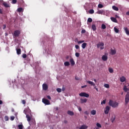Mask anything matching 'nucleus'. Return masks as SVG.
Listing matches in <instances>:
<instances>
[{
	"label": "nucleus",
	"mask_w": 129,
	"mask_h": 129,
	"mask_svg": "<svg viewBox=\"0 0 129 129\" xmlns=\"http://www.w3.org/2000/svg\"><path fill=\"white\" fill-rule=\"evenodd\" d=\"M101 28L103 30H105V29H106V26L105 25V24H102L101 25Z\"/></svg>",
	"instance_id": "30"
},
{
	"label": "nucleus",
	"mask_w": 129,
	"mask_h": 129,
	"mask_svg": "<svg viewBox=\"0 0 129 129\" xmlns=\"http://www.w3.org/2000/svg\"><path fill=\"white\" fill-rule=\"evenodd\" d=\"M126 16H129V11H128L126 13Z\"/></svg>",
	"instance_id": "60"
},
{
	"label": "nucleus",
	"mask_w": 129,
	"mask_h": 129,
	"mask_svg": "<svg viewBox=\"0 0 129 129\" xmlns=\"http://www.w3.org/2000/svg\"><path fill=\"white\" fill-rule=\"evenodd\" d=\"M14 119H15V116H12L11 117V120H14Z\"/></svg>",
	"instance_id": "51"
},
{
	"label": "nucleus",
	"mask_w": 129,
	"mask_h": 129,
	"mask_svg": "<svg viewBox=\"0 0 129 129\" xmlns=\"http://www.w3.org/2000/svg\"><path fill=\"white\" fill-rule=\"evenodd\" d=\"M5 119L6 121H8V120H9V117L8 116H5Z\"/></svg>",
	"instance_id": "44"
},
{
	"label": "nucleus",
	"mask_w": 129,
	"mask_h": 129,
	"mask_svg": "<svg viewBox=\"0 0 129 129\" xmlns=\"http://www.w3.org/2000/svg\"><path fill=\"white\" fill-rule=\"evenodd\" d=\"M82 88H85V87H87V85H84V86H82Z\"/></svg>",
	"instance_id": "56"
},
{
	"label": "nucleus",
	"mask_w": 129,
	"mask_h": 129,
	"mask_svg": "<svg viewBox=\"0 0 129 129\" xmlns=\"http://www.w3.org/2000/svg\"><path fill=\"white\" fill-rule=\"evenodd\" d=\"M126 80V79L124 76H122L120 78V81L121 82H124Z\"/></svg>",
	"instance_id": "13"
},
{
	"label": "nucleus",
	"mask_w": 129,
	"mask_h": 129,
	"mask_svg": "<svg viewBox=\"0 0 129 129\" xmlns=\"http://www.w3.org/2000/svg\"><path fill=\"white\" fill-rule=\"evenodd\" d=\"M109 72L110 73H113V69L111 68H109Z\"/></svg>",
	"instance_id": "35"
},
{
	"label": "nucleus",
	"mask_w": 129,
	"mask_h": 129,
	"mask_svg": "<svg viewBox=\"0 0 129 129\" xmlns=\"http://www.w3.org/2000/svg\"><path fill=\"white\" fill-rule=\"evenodd\" d=\"M94 81L95 82H96V79H94Z\"/></svg>",
	"instance_id": "64"
},
{
	"label": "nucleus",
	"mask_w": 129,
	"mask_h": 129,
	"mask_svg": "<svg viewBox=\"0 0 129 129\" xmlns=\"http://www.w3.org/2000/svg\"><path fill=\"white\" fill-rule=\"evenodd\" d=\"M87 128H88V126L85 124L82 125L79 128V129H87Z\"/></svg>",
	"instance_id": "11"
},
{
	"label": "nucleus",
	"mask_w": 129,
	"mask_h": 129,
	"mask_svg": "<svg viewBox=\"0 0 129 129\" xmlns=\"http://www.w3.org/2000/svg\"><path fill=\"white\" fill-rule=\"evenodd\" d=\"M94 89H96V91H98V89L97 88L96 86H94Z\"/></svg>",
	"instance_id": "57"
},
{
	"label": "nucleus",
	"mask_w": 129,
	"mask_h": 129,
	"mask_svg": "<svg viewBox=\"0 0 129 129\" xmlns=\"http://www.w3.org/2000/svg\"><path fill=\"white\" fill-rule=\"evenodd\" d=\"M104 87L106 88H108L109 87V85L108 84H104Z\"/></svg>",
	"instance_id": "38"
},
{
	"label": "nucleus",
	"mask_w": 129,
	"mask_h": 129,
	"mask_svg": "<svg viewBox=\"0 0 129 129\" xmlns=\"http://www.w3.org/2000/svg\"><path fill=\"white\" fill-rule=\"evenodd\" d=\"M110 55H115L116 54V50L115 49H112V48L110 49Z\"/></svg>",
	"instance_id": "8"
},
{
	"label": "nucleus",
	"mask_w": 129,
	"mask_h": 129,
	"mask_svg": "<svg viewBox=\"0 0 129 129\" xmlns=\"http://www.w3.org/2000/svg\"><path fill=\"white\" fill-rule=\"evenodd\" d=\"M78 109H79V110L80 111H81V110H82V109L81 107H79L78 108Z\"/></svg>",
	"instance_id": "59"
},
{
	"label": "nucleus",
	"mask_w": 129,
	"mask_h": 129,
	"mask_svg": "<svg viewBox=\"0 0 129 129\" xmlns=\"http://www.w3.org/2000/svg\"><path fill=\"white\" fill-rule=\"evenodd\" d=\"M6 28H7V25L6 24H4L3 25V30H5Z\"/></svg>",
	"instance_id": "53"
},
{
	"label": "nucleus",
	"mask_w": 129,
	"mask_h": 129,
	"mask_svg": "<svg viewBox=\"0 0 129 129\" xmlns=\"http://www.w3.org/2000/svg\"><path fill=\"white\" fill-rule=\"evenodd\" d=\"M21 35V31L20 30H15L14 31V36L15 37H19Z\"/></svg>",
	"instance_id": "6"
},
{
	"label": "nucleus",
	"mask_w": 129,
	"mask_h": 129,
	"mask_svg": "<svg viewBox=\"0 0 129 129\" xmlns=\"http://www.w3.org/2000/svg\"><path fill=\"white\" fill-rule=\"evenodd\" d=\"M64 90H65V88L63 87V88H62V91H64Z\"/></svg>",
	"instance_id": "62"
},
{
	"label": "nucleus",
	"mask_w": 129,
	"mask_h": 129,
	"mask_svg": "<svg viewBox=\"0 0 129 129\" xmlns=\"http://www.w3.org/2000/svg\"><path fill=\"white\" fill-rule=\"evenodd\" d=\"M91 114H92V115H95L96 114V110H92L91 111Z\"/></svg>",
	"instance_id": "21"
},
{
	"label": "nucleus",
	"mask_w": 129,
	"mask_h": 129,
	"mask_svg": "<svg viewBox=\"0 0 129 129\" xmlns=\"http://www.w3.org/2000/svg\"><path fill=\"white\" fill-rule=\"evenodd\" d=\"M114 30L116 33H118V32H119V30L116 27H114Z\"/></svg>",
	"instance_id": "32"
},
{
	"label": "nucleus",
	"mask_w": 129,
	"mask_h": 129,
	"mask_svg": "<svg viewBox=\"0 0 129 129\" xmlns=\"http://www.w3.org/2000/svg\"><path fill=\"white\" fill-rule=\"evenodd\" d=\"M128 101H129V92H127L125 97V102L126 104H127L128 103Z\"/></svg>",
	"instance_id": "7"
},
{
	"label": "nucleus",
	"mask_w": 129,
	"mask_h": 129,
	"mask_svg": "<svg viewBox=\"0 0 129 129\" xmlns=\"http://www.w3.org/2000/svg\"><path fill=\"white\" fill-rule=\"evenodd\" d=\"M64 66H69V65H70V63L69 61H66L64 62Z\"/></svg>",
	"instance_id": "29"
},
{
	"label": "nucleus",
	"mask_w": 129,
	"mask_h": 129,
	"mask_svg": "<svg viewBox=\"0 0 129 129\" xmlns=\"http://www.w3.org/2000/svg\"><path fill=\"white\" fill-rule=\"evenodd\" d=\"M26 118H27L28 121H31V117L29 115H26Z\"/></svg>",
	"instance_id": "28"
},
{
	"label": "nucleus",
	"mask_w": 129,
	"mask_h": 129,
	"mask_svg": "<svg viewBox=\"0 0 129 129\" xmlns=\"http://www.w3.org/2000/svg\"><path fill=\"white\" fill-rule=\"evenodd\" d=\"M63 122H64V123H67V122H68L67 121V120H64L63 121Z\"/></svg>",
	"instance_id": "61"
},
{
	"label": "nucleus",
	"mask_w": 129,
	"mask_h": 129,
	"mask_svg": "<svg viewBox=\"0 0 129 129\" xmlns=\"http://www.w3.org/2000/svg\"><path fill=\"white\" fill-rule=\"evenodd\" d=\"M108 57L107 55H104L102 56V60L103 61H107Z\"/></svg>",
	"instance_id": "12"
},
{
	"label": "nucleus",
	"mask_w": 129,
	"mask_h": 129,
	"mask_svg": "<svg viewBox=\"0 0 129 129\" xmlns=\"http://www.w3.org/2000/svg\"><path fill=\"white\" fill-rule=\"evenodd\" d=\"M16 51H17V54L18 55H21V53H22V51L21 50V48L16 49Z\"/></svg>",
	"instance_id": "16"
},
{
	"label": "nucleus",
	"mask_w": 129,
	"mask_h": 129,
	"mask_svg": "<svg viewBox=\"0 0 129 129\" xmlns=\"http://www.w3.org/2000/svg\"><path fill=\"white\" fill-rule=\"evenodd\" d=\"M111 120L112 122H114V120H115V115L112 116V118H111Z\"/></svg>",
	"instance_id": "25"
},
{
	"label": "nucleus",
	"mask_w": 129,
	"mask_h": 129,
	"mask_svg": "<svg viewBox=\"0 0 129 129\" xmlns=\"http://www.w3.org/2000/svg\"><path fill=\"white\" fill-rule=\"evenodd\" d=\"M111 20L114 23H117V20H116V18L114 17H111Z\"/></svg>",
	"instance_id": "19"
},
{
	"label": "nucleus",
	"mask_w": 129,
	"mask_h": 129,
	"mask_svg": "<svg viewBox=\"0 0 129 129\" xmlns=\"http://www.w3.org/2000/svg\"><path fill=\"white\" fill-rule=\"evenodd\" d=\"M12 4H13V5L17 4V0H12Z\"/></svg>",
	"instance_id": "41"
},
{
	"label": "nucleus",
	"mask_w": 129,
	"mask_h": 129,
	"mask_svg": "<svg viewBox=\"0 0 129 129\" xmlns=\"http://www.w3.org/2000/svg\"><path fill=\"white\" fill-rule=\"evenodd\" d=\"M75 48H76V49H79V45H75Z\"/></svg>",
	"instance_id": "50"
},
{
	"label": "nucleus",
	"mask_w": 129,
	"mask_h": 129,
	"mask_svg": "<svg viewBox=\"0 0 129 129\" xmlns=\"http://www.w3.org/2000/svg\"><path fill=\"white\" fill-rule=\"evenodd\" d=\"M85 114H86V115H88V114H89V112H88V111H86L84 112Z\"/></svg>",
	"instance_id": "48"
},
{
	"label": "nucleus",
	"mask_w": 129,
	"mask_h": 129,
	"mask_svg": "<svg viewBox=\"0 0 129 129\" xmlns=\"http://www.w3.org/2000/svg\"><path fill=\"white\" fill-rule=\"evenodd\" d=\"M80 96H82V97H88L89 96V94L85 93V92H82L79 94Z\"/></svg>",
	"instance_id": "4"
},
{
	"label": "nucleus",
	"mask_w": 129,
	"mask_h": 129,
	"mask_svg": "<svg viewBox=\"0 0 129 129\" xmlns=\"http://www.w3.org/2000/svg\"><path fill=\"white\" fill-rule=\"evenodd\" d=\"M68 114H69V115H74V112L72 111L69 110L68 111Z\"/></svg>",
	"instance_id": "20"
},
{
	"label": "nucleus",
	"mask_w": 129,
	"mask_h": 129,
	"mask_svg": "<svg viewBox=\"0 0 129 129\" xmlns=\"http://www.w3.org/2000/svg\"><path fill=\"white\" fill-rule=\"evenodd\" d=\"M75 79H76V80H80V78H79V77H78L77 76H76L75 77Z\"/></svg>",
	"instance_id": "52"
},
{
	"label": "nucleus",
	"mask_w": 129,
	"mask_h": 129,
	"mask_svg": "<svg viewBox=\"0 0 129 129\" xmlns=\"http://www.w3.org/2000/svg\"><path fill=\"white\" fill-rule=\"evenodd\" d=\"M109 105L110 106H112V107H113L114 108H115V107H117V106H118V103L110 100L109 101Z\"/></svg>",
	"instance_id": "1"
},
{
	"label": "nucleus",
	"mask_w": 129,
	"mask_h": 129,
	"mask_svg": "<svg viewBox=\"0 0 129 129\" xmlns=\"http://www.w3.org/2000/svg\"><path fill=\"white\" fill-rule=\"evenodd\" d=\"M18 128L19 129H23L24 128V126L23 125V124H19L18 125Z\"/></svg>",
	"instance_id": "31"
},
{
	"label": "nucleus",
	"mask_w": 129,
	"mask_h": 129,
	"mask_svg": "<svg viewBox=\"0 0 129 129\" xmlns=\"http://www.w3.org/2000/svg\"><path fill=\"white\" fill-rule=\"evenodd\" d=\"M22 103H23V104H26V100H22Z\"/></svg>",
	"instance_id": "54"
},
{
	"label": "nucleus",
	"mask_w": 129,
	"mask_h": 129,
	"mask_svg": "<svg viewBox=\"0 0 129 129\" xmlns=\"http://www.w3.org/2000/svg\"><path fill=\"white\" fill-rule=\"evenodd\" d=\"M86 46H87V43H83L82 44V47L83 49H85V48H86Z\"/></svg>",
	"instance_id": "23"
},
{
	"label": "nucleus",
	"mask_w": 129,
	"mask_h": 129,
	"mask_svg": "<svg viewBox=\"0 0 129 129\" xmlns=\"http://www.w3.org/2000/svg\"><path fill=\"white\" fill-rule=\"evenodd\" d=\"M96 125L98 127H101V124H100L99 123H97Z\"/></svg>",
	"instance_id": "42"
},
{
	"label": "nucleus",
	"mask_w": 129,
	"mask_h": 129,
	"mask_svg": "<svg viewBox=\"0 0 129 129\" xmlns=\"http://www.w3.org/2000/svg\"><path fill=\"white\" fill-rule=\"evenodd\" d=\"M112 9L114 11H116L117 12L118 11V8L116 6H112Z\"/></svg>",
	"instance_id": "27"
},
{
	"label": "nucleus",
	"mask_w": 129,
	"mask_h": 129,
	"mask_svg": "<svg viewBox=\"0 0 129 129\" xmlns=\"http://www.w3.org/2000/svg\"><path fill=\"white\" fill-rule=\"evenodd\" d=\"M106 102V100H103V101L101 102V104H105Z\"/></svg>",
	"instance_id": "40"
},
{
	"label": "nucleus",
	"mask_w": 129,
	"mask_h": 129,
	"mask_svg": "<svg viewBox=\"0 0 129 129\" xmlns=\"http://www.w3.org/2000/svg\"><path fill=\"white\" fill-rule=\"evenodd\" d=\"M88 22L89 23H92V18H89L88 19Z\"/></svg>",
	"instance_id": "37"
},
{
	"label": "nucleus",
	"mask_w": 129,
	"mask_h": 129,
	"mask_svg": "<svg viewBox=\"0 0 129 129\" xmlns=\"http://www.w3.org/2000/svg\"><path fill=\"white\" fill-rule=\"evenodd\" d=\"M82 43H84V40H80L78 42V44H82Z\"/></svg>",
	"instance_id": "43"
},
{
	"label": "nucleus",
	"mask_w": 129,
	"mask_h": 129,
	"mask_svg": "<svg viewBox=\"0 0 129 129\" xmlns=\"http://www.w3.org/2000/svg\"><path fill=\"white\" fill-rule=\"evenodd\" d=\"M0 104H3V101L0 100Z\"/></svg>",
	"instance_id": "63"
},
{
	"label": "nucleus",
	"mask_w": 129,
	"mask_h": 129,
	"mask_svg": "<svg viewBox=\"0 0 129 129\" xmlns=\"http://www.w3.org/2000/svg\"><path fill=\"white\" fill-rule=\"evenodd\" d=\"M104 43L103 42H99L98 44H97V47L98 48H99L101 50H103L104 49Z\"/></svg>",
	"instance_id": "2"
},
{
	"label": "nucleus",
	"mask_w": 129,
	"mask_h": 129,
	"mask_svg": "<svg viewBox=\"0 0 129 129\" xmlns=\"http://www.w3.org/2000/svg\"><path fill=\"white\" fill-rule=\"evenodd\" d=\"M42 102L46 105H50V101L47 99L43 98L42 99Z\"/></svg>",
	"instance_id": "3"
},
{
	"label": "nucleus",
	"mask_w": 129,
	"mask_h": 129,
	"mask_svg": "<svg viewBox=\"0 0 129 129\" xmlns=\"http://www.w3.org/2000/svg\"><path fill=\"white\" fill-rule=\"evenodd\" d=\"M123 30L125 31V32L126 33V35H127V36H129L128 29L126 27H123Z\"/></svg>",
	"instance_id": "14"
},
{
	"label": "nucleus",
	"mask_w": 129,
	"mask_h": 129,
	"mask_svg": "<svg viewBox=\"0 0 129 129\" xmlns=\"http://www.w3.org/2000/svg\"><path fill=\"white\" fill-rule=\"evenodd\" d=\"M70 62L72 66H74V65H75V61H74V59H73V58H71L70 59Z\"/></svg>",
	"instance_id": "10"
},
{
	"label": "nucleus",
	"mask_w": 129,
	"mask_h": 129,
	"mask_svg": "<svg viewBox=\"0 0 129 129\" xmlns=\"http://www.w3.org/2000/svg\"><path fill=\"white\" fill-rule=\"evenodd\" d=\"M87 102V99H81V103H85Z\"/></svg>",
	"instance_id": "18"
},
{
	"label": "nucleus",
	"mask_w": 129,
	"mask_h": 129,
	"mask_svg": "<svg viewBox=\"0 0 129 129\" xmlns=\"http://www.w3.org/2000/svg\"><path fill=\"white\" fill-rule=\"evenodd\" d=\"M22 57H23V58H24V59H26V58H27V54H23L22 55Z\"/></svg>",
	"instance_id": "45"
},
{
	"label": "nucleus",
	"mask_w": 129,
	"mask_h": 129,
	"mask_svg": "<svg viewBox=\"0 0 129 129\" xmlns=\"http://www.w3.org/2000/svg\"><path fill=\"white\" fill-rule=\"evenodd\" d=\"M97 14H98V15H103V14H104V11H103V10H99L97 12Z\"/></svg>",
	"instance_id": "17"
},
{
	"label": "nucleus",
	"mask_w": 129,
	"mask_h": 129,
	"mask_svg": "<svg viewBox=\"0 0 129 129\" xmlns=\"http://www.w3.org/2000/svg\"><path fill=\"white\" fill-rule=\"evenodd\" d=\"M89 13V14H94V10L93 9L90 10Z\"/></svg>",
	"instance_id": "34"
},
{
	"label": "nucleus",
	"mask_w": 129,
	"mask_h": 129,
	"mask_svg": "<svg viewBox=\"0 0 129 129\" xmlns=\"http://www.w3.org/2000/svg\"><path fill=\"white\" fill-rule=\"evenodd\" d=\"M0 14H1V15H3V10L1 9H0Z\"/></svg>",
	"instance_id": "58"
},
{
	"label": "nucleus",
	"mask_w": 129,
	"mask_h": 129,
	"mask_svg": "<svg viewBox=\"0 0 129 129\" xmlns=\"http://www.w3.org/2000/svg\"><path fill=\"white\" fill-rule=\"evenodd\" d=\"M75 55H76V56H77V57H79V56H80V54H79V53H78V52H76V53H75Z\"/></svg>",
	"instance_id": "47"
},
{
	"label": "nucleus",
	"mask_w": 129,
	"mask_h": 129,
	"mask_svg": "<svg viewBox=\"0 0 129 129\" xmlns=\"http://www.w3.org/2000/svg\"><path fill=\"white\" fill-rule=\"evenodd\" d=\"M98 8H99L100 9H101L103 8V6L102 4H99Z\"/></svg>",
	"instance_id": "46"
},
{
	"label": "nucleus",
	"mask_w": 129,
	"mask_h": 129,
	"mask_svg": "<svg viewBox=\"0 0 129 129\" xmlns=\"http://www.w3.org/2000/svg\"><path fill=\"white\" fill-rule=\"evenodd\" d=\"M18 12H19V13H21V12H22L23 11V8H19L17 10Z\"/></svg>",
	"instance_id": "33"
},
{
	"label": "nucleus",
	"mask_w": 129,
	"mask_h": 129,
	"mask_svg": "<svg viewBox=\"0 0 129 129\" xmlns=\"http://www.w3.org/2000/svg\"><path fill=\"white\" fill-rule=\"evenodd\" d=\"M109 110H110V107L109 106H106L104 110L105 114H108Z\"/></svg>",
	"instance_id": "5"
},
{
	"label": "nucleus",
	"mask_w": 129,
	"mask_h": 129,
	"mask_svg": "<svg viewBox=\"0 0 129 129\" xmlns=\"http://www.w3.org/2000/svg\"><path fill=\"white\" fill-rule=\"evenodd\" d=\"M86 31H85V30H82V31H81V33H82V34H85V32H86Z\"/></svg>",
	"instance_id": "49"
},
{
	"label": "nucleus",
	"mask_w": 129,
	"mask_h": 129,
	"mask_svg": "<svg viewBox=\"0 0 129 129\" xmlns=\"http://www.w3.org/2000/svg\"><path fill=\"white\" fill-rule=\"evenodd\" d=\"M56 91H57V92H61V91H62V89H61V88H57L56 89Z\"/></svg>",
	"instance_id": "39"
},
{
	"label": "nucleus",
	"mask_w": 129,
	"mask_h": 129,
	"mask_svg": "<svg viewBox=\"0 0 129 129\" xmlns=\"http://www.w3.org/2000/svg\"><path fill=\"white\" fill-rule=\"evenodd\" d=\"M47 98H48V99H49V100H51V97L49 95L47 96Z\"/></svg>",
	"instance_id": "55"
},
{
	"label": "nucleus",
	"mask_w": 129,
	"mask_h": 129,
	"mask_svg": "<svg viewBox=\"0 0 129 129\" xmlns=\"http://www.w3.org/2000/svg\"><path fill=\"white\" fill-rule=\"evenodd\" d=\"M123 90H124V92H127L128 91V88H126V86L124 85L123 87Z\"/></svg>",
	"instance_id": "22"
},
{
	"label": "nucleus",
	"mask_w": 129,
	"mask_h": 129,
	"mask_svg": "<svg viewBox=\"0 0 129 129\" xmlns=\"http://www.w3.org/2000/svg\"><path fill=\"white\" fill-rule=\"evenodd\" d=\"M31 122L33 123L34 125H36V120H35V119L31 120Z\"/></svg>",
	"instance_id": "36"
},
{
	"label": "nucleus",
	"mask_w": 129,
	"mask_h": 129,
	"mask_svg": "<svg viewBox=\"0 0 129 129\" xmlns=\"http://www.w3.org/2000/svg\"><path fill=\"white\" fill-rule=\"evenodd\" d=\"M87 83L89 84H90L92 86H95V84L93 83V82L90 81H87Z\"/></svg>",
	"instance_id": "15"
},
{
	"label": "nucleus",
	"mask_w": 129,
	"mask_h": 129,
	"mask_svg": "<svg viewBox=\"0 0 129 129\" xmlns=\"http://www.w3.org/2000/svg\"><path fill=\"white\" fill-rule=\"evenodd\" d=\"M3 6H4V7H5V8H10V7H11V6H10V5H9V4L6 3H4L3 4Z\"/></svg>",
	"instance_id": "24"
},
{
	"label": "nucleus",
	"mask_w": 129,
	"mask_h": 129,
	"mask_svg": "<svg viewBox=\"0 0 129 129\" xmlns=\"http://www.w3.org/2000/svg\"><path fill=\"white\" fill-rule=\"evenodd\" d=\"M42 88L43 90H48V85L47 84H43L42 85Z\"/></svg>",
	"instance_id": "9"
},
{
	"label": "nucleus",
	"mask_w": 129,
	"mask_h": 129,
	"mask_svg": "<svg viewBox=\"0 0 129 129\" xmlns=\"http://www.w3.org/2000/svg\"><path fill=\"white\" fill-rule=\"evenodd\" d=\"M92 29L93 31H95V30H96V26H95V24H93L92 25Z\"/></svg>",
	"instance_id": "26"
}]
</instances>
